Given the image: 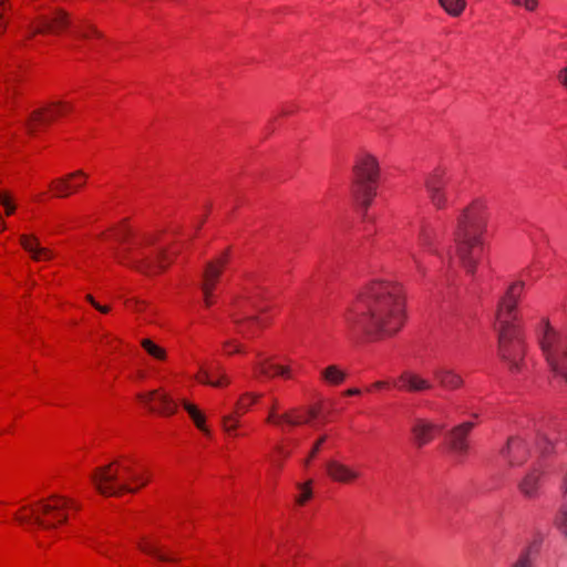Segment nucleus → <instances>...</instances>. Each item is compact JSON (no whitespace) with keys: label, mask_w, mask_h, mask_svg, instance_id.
I'll return each mask as SVG.
<instances>
[{"label":"nucleus","mask_w":567,"mask_h":567,"mask_svg":"<svg viewBox=\"0 0 567 567\" xmlns=\"http://www.w3.org/2000/svg\"><path fill=\"white\" fill-rule=\"evenodd\" d=\"M327 440V436L323 435L321 436L317 442L316 444L313 445L312 450L310 451V454L308 456V458L305 461V464L308 465L310 463V461L316 456V454L318 453V451L320 450V446L322 445V443Z\"/></svg>","instance_id":"nucleus-43"},{"label":"nucleus","mask_w":567,"mask_h":567,"mask_svg":"<svg viewBox=\"0 0 567 567\" xmlns=\"http://www.w3.org/2000/svg\"><path fill=\"white\" fill-rule=\"evenodd\" d=\"M71 21L66 12L56 10L52 17L40 16L27 25V38L30 39L35 34L59 33L66 29Z\"/></svg>","instance_id":"nucleus-10"},{"label":"nucleus","mask_w":567,"mask_h":567,"mask_svg":"<svg viewBox=\"0 0 567 567\" xmlns=\"http://www.w3.org/2000/svg\"><path fill=\"white\" fill-rule=\"evenodd\" d=\"M404 319L405 296L398 286H364L346 323L351 337L382 339L395 334Z\"/></svg>","instance_id":"nucleus-1"},{"label":"nucleus","mask_w":567,"mask_h":567,"mask_svg":"<svg viewBox=\"0 0 567 567\" xmlns=\"http://www.w3.org/2000/svg\"><path fill=\"white\" fill-rule=\"evenodd\" d=\"M536 338L554 382L567 388V339L543 318L536 327Z\"/></svg>","instance_id":"nucleus-6"},{"label":"nucleus","mask_w":567,"mask_h":567,"mask_svg":"<svg viewBox=\"0 0 567 567\" xmlns=\"http://www.w3.org/2000/svg\"><path fill=\"white\" fill-rule=\"evenodd\" d=\"M347 395H358L360 394V390L359 389H349L344 392Z\"/></svg>","instance_id":"nucleus-51"},{"label":"nucleus","mask_w":567,"mask_h":567,"mask_svg":"<svg viewBox=\"0 0 567 567\" xmlns=\"http://www.w3.org/2000/svg\"><path fill=\"white\" fill-rule=\"evenodd\" d=\"M308 414H309L310 419H313V417H316L318 415V411L315 408H310L308 410Z\"/></svg>","instance_id":"nucleus-52"},{"label":"nucleus","mask_w":567,"mask_h":567,"mask_svg":"<svg viewBox=\"0 0 567 567\" xmlns=\"http://www.w3.org/2000/svg\"><path fill=\"white\" fill-rule=\"evenodd\" d=\"M277 451H278V453H279V454H281V455H282V456H285V457L289 455V453H288V452H286V451L284 450V447H281V446H278V447H277Z\"/></svg>","instance_id":"nucleus-54"},{"label":"nucleus","mask_w":567,"mask_h":567,"mask_svg":"<svg viewBox=\"0 0 567 567\" xmlns=\"http://www.w3.org/2000/svg\"><path fill=\"white\" fill-rule=\"evenodd\" d=\"M230 258V249H225L215 259L207 262L204 275L207 281H215L220 278L225 265Z\"/></svg>","instance_id":"nucleus-25"},{"label":"nucleus","mask_w":567,"mask_h":567,"mask_svg":"<svg viewBox=\"0 0 567 567\" xmlns=\"http://www.w3.org/2000/svg\"><path fill=\"white\" fill-rule=\"evenodd\" d=\"M197 380L215 388H221L230 383V379L219 367L216 370L200 367Z\"/></svg>","instance_id":"nucleus-20"},{"label":"nucleus","mask_w":567,"mask_h":567,"mask_svg":"<svg viewBox=\"0 0 567 567\" xmlns=\"http://www.w3.org/2000/svg\"><path fill=\"white\" fill-rule=\"evenodd\" d=\"M501 454L507 458L511 466H519L527 458L526 443L519 437H509Z\"/></svg>","instance_id":"nucleus-16"},{"label":"nucleus","mask_w":567,"mask_h":567,"mask_svg":"<svg viewBox=\"0 0 567 567\" xmlns=\"http://www.w3.org/2000/svg\"><path fill=\"white\" fill-rule=\"evenodd\" d=\"M326 468L333 481L343 484L351 483L360 476L359 472L334 460L329 461Z\"/></svg>","instance_id":"nucleus-19"},{"label":"nucleus","mask_w":567,"mask_h":567,"mask_svg":"<svg viewBox=\"0 0 567 567\" xmlns=\"http://www.w3.org/2000/svg\"><path fill=\"white\" fill-rule=\"evenodd\" d=\"M257 399H258L257 395H250V394H245L243 398H240L236 404L237 415L240 414L239 411H243V412L247 411L249 405L251 403H254Z\"/></svg>","instance_id":"nucleus-38"},{"label":"nucleus","mask_w":567,"mask_h":567,"mask_svg":"<svg viewBox=\"0 0 567 567\" xmlns=\"http://www.w3.org/2000/svg\"><path fill=\"white\" fill-rule=\"evenodd\" d=\"M556 525L559 530L567 537V499L561 504L556 517Z\"/></svg>","instance_id":"nucleus-36"},{"label":"nucleus","mask_w":567,"mask_h":567,"mask_svg":"<svg viewBox=\"0 0 567 567\" xmlns=\"http://www.w3.org/2000/svg\"><path fill=\"white\" fill-rule=\"evenodd\" d=\"M539 450L542 455L544 456L550 455L551 453L556 452L554 443L547 439H544L543 442L539 444Z\"/></svg>","instance_id":"nucleus-42"},{"label":"nucleus","mask_w":567,"mask_h":567,"mask_svg":"<svg viewBox=\"0 0 567 567\" xmlns=\"http://www.w3.org/2000/svg\"><path fill=\"white\" fill-rule=\"evenodd\" d=\"M399 381L402 383L401 388L410 392H421L432 389V383L420 377L419 374L410 371L403 372Z\"/></svg>","instance_id":"nucleus-24"},{"label":"nucleus","mask_w":567,"mask_h":567,"mask_svg":"<svg viewBox=\"0 0 567 567\" xmlns=\"http://www.w3.org/2000/svg\"><path fill=\"white\" fill-rule=\"evenodd\" d=\"M76 37L89 40L91 38L102 39L103 34L94 25L84 23L75 31Z\"/></svg>","instance_id":"nucleus-34"},{"label":"nucleus","mask_w":567,"mask_h":567,"mask_svg":"<svg viewBox=\"0 0 567 567\" xmlns=\"http://www.w3.org/2000/svg\"><path fill=\"white\" fill-rule=\"evenodd\" d=\"M7 10V4L4 0H0V35L7 29V22L3 20V12Z\"/></svg>","instance_id":"nucleus-44"},{"label":"nucleus","mask_w":567,"mask_h":567,"mask_svg":"<svg viewBox=\"0 0 567 567\" xmlns=\"http://www.w3.org/2000/svg\"><path fill=\"white\" fill-rule=\"evenodd\" d=\"M310 484L311 482L298 485V487L301 489L300 495L296 499L299 505H303L308 499L311 498L312 492L310 488Z\"/></svg>","instance_id":"nucleus-39"},{"label":"nucleus","mask_w":567,"mask_h":567,"mask_svg":"<svg viewBox=\"0 0 567 567\" xmlns=\"http://www.w3.org/2000/svg\"><path fill=\"white\" fill-rule=\"evenodd\" d=\"M433 375L444 389L455 390L463 384L462 377L452 369L437 368L433 371Z\"/></svg>","instance_id":"nucleus-26"},{"label":"nucleus","mask_w":567,"mask_h":567,"mask_svg":"<svg viewBox=\"0 0 567 567\" xmlns=\"http://www.w3.org/2000/svg\"><path fill=\"white\" fill-rule=\"evenodd\" d=\"M450 183L445 172L437 168L429 174L425 178L424 186L431 204L436 209H444L447 207V185Z\"/></svg>","instance_id":"nucleus-11"},{"label":"nucleus","mask_w":567,"mask_h":567,"mask_svg":"<svg viewBox=\"0 0 567 567\" xmlns=\"http://www.w3.org/2000/svg\"><path fill=\"white\" fill-rule=\"evenodd\" d=\"M213 287L214 286H204L203 296L207 305L209 303V297L213 293Z\"/></svg>","instance_id":"nucleus-47"},{"label":"nucleus","mask_w":567,"mask_h":567,"mask_svg":"<svg viewBox=\"0 0 567 567\" xmlns=\"http://www.w3.org/2000/svg\"><path fill=\"white\" fill-rule=\"evenodd\" d=\"M257 369L260 374L266 375V377H271L274 374L289 377L288 368L282 367V365H277V364L266 365L264 363H260V364H258Z\"/></svg>","instance_id":"nucleus-31"},{"label":"nucleus","mask_w":567,"mask_h":567,"mask_svg":"<svg viewBox=\"0 0 567 567\" xmlns=\"http://www.w3.org/2000/svg\"><path fill=\"white\" fill-rule=\"evenodd\" d=\"M138 547L143 553L156 558L159 561H177L178 560V558H176L173 554L163 550L159 543L154 539L144 537L138 543Z\"/></svg>","instance_id":"nucleus-23"},{"label":"nucleus","mask_w":567,"mask_h":567,"mask_svg":"<svg viewBox=\"0 0 567 567\" xmlns=\"http://www.w3.org/2000/svg\"><path fill=\"white\" fill-rule=\"evenodd\" d=\"M86 178H76L71 181L72 194L84 186Z\"/></svg>","instance_id":"nucleus-46"},{"label":"nucleus","mask_w":567,"mask_h":567,"mask_svg":"<svg viewBox=\"0 0 567 567\" xmlns=\"http://www.w3.org/2000/svg\"><path fill=\"white\" fill-rule=\"evenodd\" d=\"M523 295L522 286H508L497 306L498 354L511 372L520 371L525 354L524 334L518 324L517 305Z\"/></svg>","instance_id":"nucleus-3"},{"label":"nucleus","mask_w":567,"mask_h":567,"mask_svg":"<svg viewBox=\"0 0 567 567\" xmlns=\"http://www.w3.org/2000/svg\"><path fill=\"white\" fill-rule=\"evenodd\" d=\"M543 475L544 470L540 466L529 470L518 483L519 492L527 498H537Z\"/></svg>","instance_id":"nucleus-17"},{"label":"nucleus","mask_w":567,"mask_h":567,"mask_svg":"<svg viewBox=\"0 0 567 567\" xmlns=\"http://www.w3.org/2000/svg\"><path fill=\"white\" fill-rule=\"evenodd\" d=\"M537 280H540V269L536 267H527L522 270L519 278L512 284H526L528 281Z\"/></svg>","instance_id":"nucleus-33"},{"label":"nucleus","mask_w":567,"mask_h":567,"mask_svg":"<svg viewBox=\"0 0 567 567\" xmlns=\"http://www.w3.org/2000/svg\"><path fill=\"white\" fill-rule=\"evenodd\" d=\"M485 228L484 206L478 202H473L463 208L456 217L453 237L456 246L457 262L468 275L475 272L483 255L484 244L482 236Z\"/></svg>","instance_id":"nucleus-4"},{"label":"nucleus","mask_w":567,"mask_h":567,"mask_svg":"<svg viewBox=\"0 0 567 567\" xmlns=\"http://www.w3.org/2000/svg\"><path fill=\"white\" fill-rule=\"evenodd\" d=\"M184 409L187 411L189 416L193 419L196 426L204 432L205 434H209V430L205 425V417L202 412L196 408V405L188 403L186 401L183 402Z\"/></svg>","instance_id":"nucleus-29"},{"label":"nucleus","mask_w":567,"mask_h":567,"mask_svg":"<svg viewBox=\"0 0 567 567\" xmlns=\"http://www.w3.org/2000/svg\"><path fill=\"white\" fill-rule=\"evenodd\" d=\"M89 298H90V300H91L92 305H93V306H94L99 311H101V312H103V313H106V312L109 311V309H110L109 307H102V306H100L99 303H96V302H95L91 297H89Z\"/></svg>","instance_id":"nucleus-50"},{"label":"nucleus","mask_w":567,"mask_h":567,"mask_svg":"<svg viewBox=\"0 0 567 567\" xmlns=\"http://www.w3.org/2000/svg\"><path fill=\"white\" fill-rule=\"evenodd\" d=\"M76 178H87L83 171H75L63 177L56 178L51 182V188L55 197L64 198L72 194L71 181Z\"/></svg>","instance_id":"nucleus-22"},{"label":"nucleus","mask_w":567,"mask_h":567,"mask_svg":"<svg viewBox=\"0 0 567 567\" xmlns=\"http://www.w3.org/2000/svg\"><path fill=\"white\" fill-rule=\"evenodd\" d=\"M441 7L452 17H458L465 9V0H439Z\"/></svg>","instance_id":"nucleus-30"},{"label":"nucleus","mask_w":567,"mask_h":567,"mask_svg":"<svg viewBox=\"0 0 567 567\" xmlns=\"http://www.w3.org/2000/svg\"><path fill=\"white\" fill-rule=\"evenodd\" d=\"M4 229V224L3 221L0 220V231H2Z\"/></svg>","instance_id":"nucleus-55"},{"label":"nucleus","mask_w":567,"mask_h":567,"mask_svg":"<svg viewBox=\"0 0 567 567\" xmlns=\"http://www.w3.org/2000/svg\"><path fill=\"white\" fill-rule=\"evenodd\" d=\"M224 348L225 349L233 348L231 350L228 351V353H234V352H240L241 351L240 344L236 343L235 341H226L224 343Z\"/></svg>","instance_id":"nucleus-45"},{"label":"nucleus","mask_w":567,"mask_h":567,"mask_svg":"<svg viewBox=\"0 0 567 567\" xmlns=\"http://www.w3.org/2000/svg\"><path fill=\"white\" fill-rule=\"evenodd\" d=\"M138 400L145 404L151 411H158L162 414L172 415L176 412V403L167 394L159 391H151L145 394H138Z\"/></svg>","instance_id":"nucleus-14"},{"label":"nucleus","mask_w":567,"mask_h":567,"mask_svg":"<svg viewBox=\"0 0 567 567\" xmlns=\"http://www.w3.org/2000/svg\"><path fill=\"white\" fill-rule=\"evenodd\" d=\"M378 178L379 163L377 158L370 154L359 156L353 166L351 193L364 212H367L377 194Z\"/></svg>","instance_id":"nucleus-8"},{"label":"nucleus","mask_w":567,"mask_h":567,"mask_svg":"<svg viewBox=\"0 0 567 567\" xmlns=\"http://www.w3.org/2000/svg\"><path fill=\"white\" fill-rule=\"evenodd\" d=\"M236 322L239 326L238 327V332L241 333L244 337H247V338L252 336V327L255 324H260V320L258 318H256V317L248 318L246 322H239V321H236Z\"/></svg>","instance_id":"nucleus-35"},{"label":"nucleus","mask_w":567,"mask_h":567,"mask_svg":"<svg viewBox=\"0 0 567 567\" xmlns=\"http://www.w3.org/2000/svg\"><path fill=\"white\" fill-rule=\"evenodd\" d=\"M321 377L329 384L339 385L346 380L347 373L338 365L332 364L321 371Z\"/></svg>","instance_id":"nucleus-28"},{"label":"nucleus","mask_w":567,"mask_h":567,"mask_svg":"<svg viewBox=\"0 0 567 567\" xmlns=\"http://www.w3.org/2000/svg\"><path fill=\"white\" fill-rule=\"evenodd\" d=\"M68 508L79 509V506L74 501L54 494L31 506H24L22 509H29L30 514L17 515L16 518L21 524H34L38 527L51 529L68 520Z\"/></svg>","instance_id":"nucleus-7"},{"label":"nucleus","mask_w":567,"mask_h":567,"mask_svg":"<svg viewBox=\"0 0 567 567\" xmlns=\"http://www.w3.org/2000/svg\"><path fill=\"white\" fill-rule=\"evenodd\" d=\"M114 239L121 244V247L113 249L114 258L146 276L163 272L179 252L175 246L158 245L153 235L131 238L130 229L125 227L114 233Z\"/></svg>","instance_id":"nucleus-2"},{"label":"nucleus","mask_w":567,"mask_h":567,"mask_svg":"<svg viewBox=\"0 0 567 567\" xmlns=\"http://www.w3.org/2000/svg\"><path fill=\"white\" fill-rule=\"evenodd\" d=\"M560 491L563 493V496L565 501L567 499V473L563 477L561 484H560Z\"/></svg>","instance_id":"nucleus-48"},{"label":"nucleus","mask_w":567,"mask_h":567,"mask_svg":"<svg viewBox=\"0 0 567 567\" xmlns=\"http://www.w3.org/2000/svg\"><path fill=\"white\" fill-rule=\"evenodd\" d=\"M91 481L103 496H117L122 493H135L147 484V478L135 473L133 468L120 461L96 467Z\"/></svg>","instance_id":"nucleus-5"},{"label":"nucleus","mask_w":567,"mask_h":567,"mask_svg":"<svg viewBox=\"0 0 567 567\" xmlns=\"http://www.w3.org/2000/svg\"><path fill=\"white\" fill-rule=\"evenodd\" d=\"M71 110L72 105L62 101L53 103L48 107L37 110L27 121V128L29 133L34 134L39 131L40 127L48 125L56 116L63 115Z\"/></svg>","instance_id":"nucleus-12"},{"label":"nucleus","mask_w":567,"mask_h":567,"mask_svg":"<svg viewBox=\"0 0 567 567\" xmlns=\"http://www.w3.org/2000/svg\"><path fill=\"white\" fill-rule=\"evenodd\" d=\"M385 385H386V383H385V382H383V381H378V382H375V383L373 384V388L381 389V388H383V386H385Z\"/></svg>","instance_id":"nucleus-53"},{"label":"nucleus","mask_w":567,"mask_h":567,"mask_svg":"<svg viewBox=\"0 0 567 567\" xmlns=\"http://www.w3.org/2000/svg\"><path fill=\"white\" fill-rule=\"evenodd\" d=\"M435 239L436 234L434 229L429 225H423L419 231L420 245L427 249L430 254L440 260L442 270L445 272L447 280L458 279L455 268L456 261L453 257L452 247L439 248L435 246Z\"/></svg>","instance_id":"nucleus-9"},{"label":"nucleus","mask_w":567,"mask_h":567,"mask_svg":"<svg viewBox=\"0 0 567 567\" xmlns=\"http://www.w3.org/2000/svg\"><path fill=\"white\" fill-rule=\"evenodd\" d=\"M0 204L4 206L7 215L14 213L16 207L10 202V197L6 193H0Z\"/></svg>","instance_id":"nucleus-41"},{"label":"nucleus","mask_w":567,"mask_h":567,"mask_svg":"<svg viewBox=\"0 0 567 567\" xmlns=\"http://www.w3.org/2000/svg\"><path fill=\"white\" fill-rule=\"evenodd\" d=\"M238 419L235 415H225L223 417V429L228 435H237Z\"/></svg>","instance_id":"nucleus-37"},{"label":"nucleus","mask_w":567,"mask_h":567,"mask_svg":"<svg viewBox=\"0 0 567 567\" xmlns=\"http://www.w3.org/2000/svg\"><path fill=\"white\" fill-rule=\"evenodd\" d=\"M442 429V425L425 419H416L411 427L415 445L421 449L429 444L434 439L436 432H440Z\"/></svg>","instance_id":"nucleus-15"},{"label":"nucleus","mask_w":567,"mask_h":567,"mask_svg":"<svg viewBox=\"0 0 567 567\" xmlns=\"http://www.w3.org/2000/svg\"><path fill=\"white\" fill-rule=\"evenodd\" d=\"M560 82L567 87V68L563 69L559 73Z\"/></svg>","instance_id":"nucleus-49"},{"label":"nucleus","mask_w":567,"mask_h":567,"mask_svg":"<svg viewBox=\"0 0 567 567\" xmlns=\"http://www.w3.org/2000/svg\"><path fill=\"white\" fill-rule=\"evenodd\" d=\"M474 426V422L466 421L452 427L446 435L450 451L460 460L464 458L470 451L467 437Z\"/></svg>","instance_id":"nucleus-13"},{"label":"nucleus","mask_w":567,"mask_h":567,"mask_svg":"<svg viewBox=\"0 0 567 567\" xmlns=\"http://www.w3.org/2000/svg\"><path fill=\"white\" fill-rule=\"evenodd\" d=\"M20 244L35 261H47L54 257L53 251L42 247L39 239L33 235H22Z\"/></svg>","instance_id":"nucleus-18"},{"label":"nucleus","mask_w":567,"mask_h":567,"mask_svg":"<svg viewBox=\"0 0 567 567\" xmlns=\"http://www.w3.org/2000/svg\"><path fill=\"white\" fill-rule=\"evenodd\" d=\"M538 553L539 545L537 542H533L519 553L512 567H535Z\"/></svg>","instance_id":"nucleus-27"},{"label":"nucleus","mask_w":567,"mask_h":567,"mask_svg":"<svg viewBox=\"0 0 567 567\" xmlns=\"http://www.w3.org/2000/svg\"><path fill=\"white\" fill-rule=\"evenodd\" d=\"M204 221H205V218H202V220L199 221L197 228H200V226L204 224Z\"/></svg>","instance_id":"nucleus-56"},{"label":"nucleus","mask_w":567,"mask_h":567,"mask_svg":"<svg viewBox=\"0 0 567 567\" xmlns=\"http://www.w3.org/2000/svg\"><path fill=\"white\" fill-rule=\"evenodd\" d=\"M141 344L144 348V350L153 358L158 360H164L166 358L165 350L162 347L155 344L150 339H143Z\"/></svg>","instance_id":"nucleus-32"},{"label":"nucleus","mask_w":567,"mask_h":567,"mask_svg":"<svg viewBox=\"0 0 567 567\" xmlns=\"http://www.w3.org/2000/svg\"><path fill=\"white\" fill-rule=\"evenodd\" d=\"M512 4L524 8L527 11H535L538 7V0H511Z\"/></svg>","instance_id":"nucleus-40"},{"label":"nucleus","mask_w":567,"mask_h":567,"mask_svg":"<svg viewBox=\"0 0 567 567\" xmlns=\"http://www.w3.org/2000/svg\"><path fill=\"white\" fill-rule=\"evenodd\" d=\"M279 405L278 401L274 400L271 408L269 409V413L267 416V422L272 423L275 425L281 426L282 424H288L291 426H297L303 423H308V420H302L295 414V411L286 412L279 414L277 412Z\"/></svg>","instance_id":"nucleus-21"}]
</instances>
